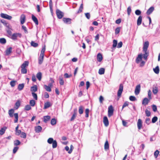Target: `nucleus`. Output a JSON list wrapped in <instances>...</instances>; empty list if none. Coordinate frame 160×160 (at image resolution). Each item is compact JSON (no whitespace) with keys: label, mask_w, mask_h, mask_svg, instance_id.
I'll return each instance as SVG.
<instances>
[{"label":"nucleus","mask_w":160,"mask_h":160,"mask_svg":"<svg viewBox=\"0 0 160 160\" xmlns=\"http://www.w3.org/2000/svg\"><path fill=\"white\" fill-rule=\"evenodd\" d=\"M48 142L49 144L52 143V146L53 148H55L57 146V143L56 140H53V138H50L48 139L47 141Z\"/></svg>","instance_id":"nucleus-1"},{"label":"nucleus","mask_w":160,"mask_h":160,"mask_svg":"<svg viewBox=\"0 0 160 160\" xmlns=\"http://www.w3.org/2000/svg\"><path fill=\"white\" fill-rule=\"evenodd\" d=\"M56 13L57 16L59 19L62 18L64 16V13L58 9L56 10Z\"/></svg>","instance_id":"nucleus-2"},{"label":"nucleus","mask_w":160,"mask_h":160,"mask_svg":"<svg viewBox=\"0 0 160 160\" xmlns=\"http://www.w3.org/2000/svg\"><path fill=\"white\" fill-rule=\"evenodd\" d=\"M123 90V85L122 84L120 85L119 89L117 93L118 96L119 98L120 97L121 94ZM119 98H118L119 99Z\"/></svg>","instance_id":"nucleus-3"},{"label":"nucleus","mask_w":160,"mask_h":160,"mask_svg":"<svg viewBox=\"0 0 160 160\" xmlns=\"http://www.w3.org/2000/svg\"><path fill=\"white\" fill-rule=\"evenodd\" d=\"M22 36L21 33H14L12 34L11 36V38L14 40H15L17 39L18 37L21 38Z\"/></svg>","instance_id":"nucleus-4"},{"label":"nucleus","mask_w":160,"mask_h":160,"mask_svg":"<svg viewBox=\"0 0 160 160\" xmlns=\"http://www.w3.org/2000/svg\"><path fill=\"white\" fill-rule=\"evenodd\" d=\"M113 109L112 105H110L108 108V116L109 117H111L113 114Z\"/></svg>","instance_id":"nucleus-5"},{"label":"nucleus","mask_w":160,"mask_h":160,"mask_svg":"<svg viewBox=\"0 0 160 160\" xmlns=\"http://www.w3.org/2000/svg\"><path fill=\"white\" fill-rule=\"evenodd\" d=\"M0 16L2 18L9 20H10L12 18V16L6 14L1 13Z\"/></svg>","instance_id":"nucleus-6"},{"label":"nucleus","mask_w":160,"mask_h":160,"mask_svg":"<svg viewBox=\"0 0 160 160\" xmlns=\"http://www.w3.org/2000/svg\"><path fill=\"white\" fill-rule=\"evenodd\" d=\"M141 85L140 84L137 85L136 87L134 93L136 95H138L140 91Z\"/></svg>","instance_id":"nucleus-7"},{"label":"nucleus","mask_w":160,"mask_h":160,"mask_svg":"<svg viewBox=\"0 0 160 160\" xmlns=\"http://www.w3.org/2000/svg\"><path fill=\"white\" fill-rule=\"evenodd\" d=\"M149 44V43L148 41H146L144 42L143 48V51L144 52H146V51H148L147 49L148 47Z\"/></svg>","instance_id":"nucleus-8"},{"label":"nucleus","mask_w":160,"mask_h":160,"mask_svg":"<svg viewBox=\"0 0 160 160\" xmlns=\"http://www.w3.org/2000/svg\"><path fill=\"white\" fill-rule=\"evenodd\" d=\"M103 122L104 125L106 127H107L109 125L108 120L107 117L106 116H105L103 118Z\"/></svg>","instance_id":"nucleus-9"},{"label":"nucleus","mask_w":160,"mask_h":160,"mask_svg":"<svg viewBox=\"0 0 160 160\" xmlns=\"http://www.w3.org/2000/svg\"><path fill=\"white\" fill-rule=\"evenodd\" d=\"M26 16L24 14L21 15L20 18V22L21 24H23L25 22Z\"/></svg>","instance_id":"nucleus-10"},{"label":"nucleus","mask_w":160,"mask_h":160,"mask_svg":"<svg viewBox=\"0 0 160 160\" xmlns=\"http://www.w3.org/2000/svg\"><path fill=\"white\" fill-rule=\"evenodd\" d=\"M137 126L139 130L140 129L142 126V122L140 119H139L138 120L137 122Z\"/></svg>","instance_id":"nucleus-11"},{"label":"nucleus","mask_w":160,"mask_h":160,"mask_svg":"<svg viewBox=\"0 0 160 160\" xmlns=\"http://www.w3.org/2000/svg\"><path fill=\"white\" fill-rule=\"evenodd\" d=\"M42 128L40 126H38L35 127V131L37 133H39L42 130Z\"/></svg>","instance_id":"nucleus-12"},{"label":"nucleus","mask_w":160,"mask_h":160,"mask_svg":"<svg viewBox=\"0 0 160 160\" xmlns=\"http://www.w3.org/2000/svg\"><path fill=\"white\" fill-rule=\"evenodd\" d=\"M150 100L147 98H145L143 99L142 102V104L144 105H146L148 104Z\"/></svg>","instance_id":"nucleus-13"},{"label":"nucleus","mask_w":160,"mask_h":160,"mask_svg":"<svg viewBox=\"0 0 160 160\" xmlns=\"http://www.w3.org/2000/svg\"><path fill=\"white\" fill-rule=\"evenodd\" d=\"M142 54L138 55V57L136 59V62L137 63H138L140 61L142 60Z\"/></svg>","instance_id":"nucleus-14"},{"label":"nucleus","mask_w":160,"mask_h":160,"mask_svg":"<svg viewBox=\"0 0 160 160\" xmlns=\"http://www.w3.org/2000/svg\"><path fill=\"white\" fill-rule=\"evenodd\" d=\"M142 17L141 16H140L138 18L137 21V24L138 26L140 25L142 22Z\"/></svg>","instance_id":"nucleus-15"},{"label":"nucleus","mask_w":160,"mask_h":160,"mask_svg":"<svg viewBox=\"0 0 160 160\" xmlns=\"http://www.w3.org/2000/svg\"><path fill=\"white\" fill-rule=\"evenodd\" d=\"M154 10V8L153 7H151L147 10L146 13L149 15L151 14Z\"/></svg>","instance_id":"nucleus-16"},{"label":"nucleus","mask_w":160,"mask_h":160,"mask_svg":"<svg viewBox=\"0 0 160 160\" xmlns=\"http://www.w3.org/2000/svg\"><path fill=\"white\" fill-rule=\"evenodd\" d=\"M32 20L35 22L36 25H38V21L37 18L33 14L32 15Z\"/></svg>","instance_id":"nucleus-17"},{"label":"nucleus","mask_w":160,"mask_h":160,"mask_svg":"<svg viewBox=\"0 0 160 160\" xmlns=\"http://www.w3.org/2000/svg\"><path fill=\"white\" fill-rule=\"evenodd\" d=\"M29 62L27 61H25L21 66V68H25L28 65Z\"/></svg>","instance_id":"nucleus-18"},{"label":"nucleus","mask_w":160,"mask_h":160,"mask_svg":"<svg viewBox=\"0 0 160 160\" xmlns=\"http://www.w3.org/2000/svg\"><path fill=\"white\" fill-rule=\"evenodd\" d=\"M63 21L64 23L67 24H70L71 22V19L69 18H63Z\"/></svg>","instance_id":"nucleus-19"},{"label":"nucleus","mask_w":160,"mask_h":160,"mask_svg":"<svg viewBox=\"0 0 160 160\" xmlns=\"http://www.w3.org/2000/svg\"><path fill=\"white\" fill-rule=\"evenodd\" d=\"M102 55L100 53H98L97 55V59L98 61L99 62H100L102 61Z\"/></svg>","instance_id":"nucleus-20"},{"label":"nucleus","mask_w":160,"mask_h":160,"mask_svg":"<svg viewBox=\"0 0 160 160\" xmlns=\"http://www.w3.org/2000/svg\"><path fill=\"white\" fill-rule=\"evenodd\" d=\"M42 77V73L41 72H39L37 74L36 77L39 81L41 80Z\"/></svg>","instance_id":"nucleus-21"},{"label":"nucleus","mask_w":160,"mask_h":160,"mask_svg":"<svg viewBox=\"0 0 160 160\" xmlns=\"http://www.w3.org/2000/svg\"><path fill=\"white\" fill-rule=\"evenodd\" d=\"M14 111L13 109H11L8 111V114L10 117L12 118L13 117V114Z\"/></svg>","instance_id":"nucleus-22"},{"label":"nucleus","mask_w":160,"mask_h":160,"mask_svg":"<svg viewBox=\"0 0 160 160\" xmlns=\"http://www.w3.org/2000/svg\"><path fill=\"white\" fill-rule=\"evenodd\" d=\"M7 128L6 127H4L1 128L0 130V134L2 135L5 133L6 130L7 129Z\"/></svg>","instance_id":"nucleus-23"},{"label":"nucleus","mask_w":160,"mask_h":160,"mask_svg":"<svg viewBox=\"0 0 160 160\" xmlns=\"http://www.w3.org/2000/svg\"><path fill=\"white\" fill-rule=\"evenodd\" d=\"M51 105L49 102H48L45 103L44 105V108L46 109L50 107Z\"/></svg>","instance_id":"nucleus-24"},{"label":"nucleus","mask_w":160,"mask_h":160,"mask_svg":"<svg viewBox=\"0 0 160 160\" xmlns=\"http://www.w3.org/2000/svg\"><path fill=\"white\" fill-rule=\"evenodd\" d=\"M24 86V83H22L19 84L18 86V89L19 91H21L23 89Z\"/></svg>","instance_id":"nucleus-25"},{"label":"nucleus","mask_w":160,"mask_h":160,"mask_svg":"<svg viewBox=\"0 0 160 160\" xmlns=\"http://www.w3.org/2000/svg\"><path fill=\"white\" fill-rule=\"evenodd\" d=\"M152 91L154 94H156L158 92V88L157 86H155L152 88Z\"/></svg>","instance_id":"nucleus-26"},{"label":"nucleus","mask_w":160,"mask_h":160,"mask_svg":"<svg viewBox=\"0 0 160 160\" xmlns=\"http://www.w3.org/2000/svg\"><path fill=\"white\" fill-rule=\"evenodd\" d=\"M59 83L61 85H63L64 84V81L63 78L62 76H60L59 78Z\"/></svg>","instance_id":"nucleus-27"},{"label":"nucleus","mask_w":160,"mask_h":160,"mask_svg":"<svg viewBox=\"0 0 160 160\" xmlns=\"http://www.w3.org/2000/svg\"><path fill=\"white\" fill-rule=\"evenodd\" d=\"M84 108L82 106H80L79 108L78 112L80 114L83 113Z\"/></svg>","instance_id":"nucleus-28"},{"label":"nucleus","mask_w":160,"mask_h":160,"mask_svg":"<svg viewBox=\"0 0 160 160\" xmlns=\"http://www.w3.org/2000/svg\"><path fill=\"white\" fill-rule=\"evenodd\" d=\"M43 121L45 122H47L50 119V117L49 116H47L44 117Z\"/></svg>","instance_id":"nucleus-29"},{"label":"nucleus","mask_w":160,"mask_h":160,"mask_svg":"<svg viewBox=\"0 0 160 160\" xmlns=\"http://www.w3.org/2000/svg\"><path fill=\"white\" fill-rule=\"evenodd\" d=\"M14 116L15 119L14 120L15 123H17L18 120V113H15L14 114Z\"/></svg>","instance_id":"nucleus-30"},{"label":"nucleus","mask_w":160,"mask_h":160,"mask_svg":"<svg viewBox=\"0 0 160 160\" xmlns=\"http://www.w3.org/2000/svg\"><path fill=\"white\" fill-rule=\"evenodd\" d=\"M12 48L11 47H10L8 48L6 50V55H8L11 53L12 52Z\"/></svg>","instance_id":"nucleus-31"},{"label":"nucleus","mask_w":160,"mask_h":160,"mask_svg":"<svg viewBox=\"0 0 160 160\" xmlns=\"http://www.w3.org/2000/svg\"><path fill=\"white\" fill-rule=\"evenodd\" d=\"M105 72V69L104 68H100L98 71V73L100 75H102L104 74Z\"/></svg>","instance_id":"nucleus-32"},{"label":"nucleus","mask_w":160,"mask_h":160,"mask_svg":"<svg viewBox=\"0 0 160 160\" xmlns=\"http://www.w3.org/2000/svg\"><path fill=\"white\" fill-rule=\"evenodd\" d=\"M145 53L143 55V58L144 59L147 60V57L149 55V52L148 51H146V52H144Z\"/></svg>","instance_id":"nucleus-33"},{"label":"nucleus","mask_w":160,"mask_h":160,"mask_svg":"<svg viewBox=\"0 0 160 160\" xmlns=\"http://www.w3.org/2000/svg\"><path fill=\"white\" fill-rule=\"evenodd\" d=\"M153 70L156 74H158L159 73V69L158 66H157L155 68H153Z\"/></svg>","instance_id":"nucleus-34"},{"label":"nucleus","mask_w":160,"mask_h":160,"mask_svg":"<svg viewBox=\"0 0 160 160\" xmlns=\"http://www.w3.org/2000/svg\"><path fill=\"white\" fill-rule=\"evenodd\" d=\"M31 91L32 92H35L37 91V88L36 86L32 87L31 88Z\"/></svg>","instance_id":"nucleus-35"},{"label":"nucleus","mask_w":160,"mask_h":160,"mask_svg":"<svg viewBox=\"0 0 160 160\" xmlns=\"http://www.w3.org/2000/svg\"><path fill=\"white\" fill-rule=\"evenodd\" d=\"M31 45L32 46L34 47H36L38 45V44L37 43L35 42H34L32 41L31 42Z\"/></svg>","instance_id":"nucleus-36"},{"label":"nucleus","mask_w":160,"mask_h":160,"mask_svg":"<svg viewBox=\"0 0 160 160\" xmlns=\"http://www.w3.org/2000/svg\"><path fill=\"white\" fill-rule=\"evenodd\" d=\"M44 87L46 91L48 92H50L51 91V89L49 86H47L46 85H44Z\"/></svg>","instance_id":"nucleus-37"},{"label":"nucleus","mask_w":160,"mask_h":160,"mask_svg":"<svg viewBox=\"0 0 160 160\" xmlns=\"http://www.w3.org/2000/svg\"><path fill=\"white\" fill-rule=\"evenodd\" d=\"M51 124L52 125H55L56 124V119L54 118L52 119L51 121Z\"/></svg>","instance_id":"nucleus-38"},{"label":"nucleus","mask_w":160,"mask_h":160,"mask_svg":"<svg viewBox=\"0 0 160 160\" xmlns=\"http://www.w3.org/2000/svg\"><path fill=\"white\" fill-rule=\"evenodd\" d=\"M77 115V113L75 112H74L72 116L71 119L70 121H72L74 120L76 116Z\"/></svg>","instance_id":"nucleus-39"},{"label":"nucleus","mask_w":160,"mask_h":160,"mask_svg":"<svg viewBox=\"0 0 160 160\" xmlns=\"http://www.w3.org/2000/svg\"><path fill=\"white\" fill-rule=\"evenodd\" d=\"M6 40L4 38H0V43L4 44L6 43Z\"/></svg>","instance_id":"nucleus-40"},{"label":"nucleus","mask_w":160,"mask_h":160,"mask_svg":"<svg viewBox=\"0 0 160 160\" xmlns=\"http://www.w3.org/2000/svg\"><path fill=\"white\" fill-rule=\"evenodd\" d=\"M43 58L39 57L38 58V63L41 64L42 63L43 60Z\"/></svg>","instance_id":"nucleus-41"},{"label":"nucleus","mask_w":160,"mask_h":160,"mask_svg":"<svg viewBox=\"0 0 160 160\" xmlns=\"http://www.w3.org/2000/svg\"><path fill=\"white\" fill-rule=\"evenodd\" d=\"M145 112L146 115L147 116L149 117L150 116L151 112L149 111L148 110L146 109L145 110Z\"/></svg>","instance_id":"nucleus-42"},{"label":"nucleus","mask_w":160,"mask_h":160,"mask_svg":"<svg viewBox=\"0 0 160 160\" xmlns=\"http://www.w3.org/2000/svg\"><path fill=\"white\" fill-rule=\"evenodd\" d=\"M20 137L23 138H25L26 137V134L24 132H22L21 133Z\"/></svg>","instance_id":"nucleus-43"},{"label":"nucleus","mask_w":160,"mask_h":160,"mask_svg":"<svg viewBox=\"0 0 160 160\" xmlns=\"http://www.w3.org/2000/svg\"><path fill=\"white\" fill-rule=\"evenodd\" d=\"M109 148V144L107 141H106L104 145V148L105 149H107Z\"/></svg>","instance_id":"nucleus-44"},{"label":"nucleus","mask_w":160,"mask_h":160,"mask_svg":"<svg viewBox=\"0 0 160 160\" xmlns=\"http://www.w3.org/2000/svg\"><path fill=\"white\" fill-rule=\"evenodd\" d=\"M30 104L31 106L33 107L35 104V101L33 100H31L30 101Z\"/></svg>","instance_id":"nucleus-45"},{"label":"nucleus","mask_w":160,"mask_h":160,"mask_svg":"<svg viewBox=\"0 0 160 160\" xmlns=\"http://www.w3.org/2000/svg\"><path fill=\"white\" fill-rule=\"evenodd\" d=\"M129 99L131 101H135L137 100V99L135 97L131 96L129 97Z\"/></svg>","instance_id":"nucleus-46"},{"label":"nucleus","mask_w":160,"mask_h":160,"mask_svg":"<svg viewBox=\"0 0 160 160\" xmlns=\"http://www.w3.org/2000/svg\"><path fill=\"white\" fill-rule=\"evenodd\" d=\"M159 152L158 150H157L154 152V155L155 158H157Z\"/></svg>","instance_id":"nucleus-47"},{"label":"nucleus","mask_w":160,"mask_h":160,"mask_svg":"<svg viewBox=\"0 0 160 160\" xmlns=\"http://www.w3.org/2000/svg\"><path fill=\"white\" fill-rule=\"evenodd\" d=\"M117 44V41L116 40H114L113 41L112 47L113 48H115L116 47Z\"/></svg>","instance_id":"nucleus-48"},{"label":"nucleus","mask_w":160,"mask_h":160,"mask_svg":"<svg viewBox=\"0 0 160 160\" xmlns=\"http://www.w3.org/2000/svg\"><path fill=\"white\" fill-rule=\"evenodd\" d=\"M157 120L158 118L156 116H155L152 118V123H154L157 121Z\"/></svg>","instance_id":"nucleus-49"},{"label":"nucleus","mask_w":160,"mask_h":160,"mask_svg":"<svg viewBox=\"0 0 160 160\" xmlns=\"http://www.w3.org/2000/svg\"><path fill=\"white\" fill-rule=\"evenodd\" d=\"M14 144L15 146L18 145L20 144V142L18 140H16L14 141Z\"/></svg>","instance_id":"nucleus-50"},{"label":"nucleus","mask_w":160,"mask_h":160,"mask_svg":"<svg viewBox=\"0 0 160 160\" xmlns=\"http://www.w3.org/2000/svg\"><path fill=\"white\" fill-rule=\"evenodd\" d=\"M21 72L22 73L26 74L27 72V70L26 68H21Z\"/></svg>","instance_id":"nucleus-51"},{"label":"nucleus","mask_w":160,"mask_h":160,"mask_svg":"<svg viewBox=\"0 0 160 160\" xmlns=\"http://www.w3.org/2000/svg\"><path fill=\"white\" fill-rule=\"evenodd\" d=\"M32 95L33 98L36 100H37L38 99L37 95V94L34 92H32Z\"/></svg>","instance_id":"nucleus-52"},{"label":"nucleus","mask_w":160,"mask_h":160,"mask_svg":"<svg viewBox=\"0 0 160 160\" xmlns=\"http://www.w3.org/2000/svg\"><path fill=\"white\" fill-rule=\"evenodd\" d=\"M89 112V109L88 108H87L85 110V117L86 118H88V114Z\"/></svg>","instance_id":"nucleus-53"},{"label":"nucleus","mask_w":160,"mask_h":160,"mask_svg":"<svg viewBox=\"0 0 160 160\" xmlns=\"http://www.w3.org/2000/svg\"><path fill=\"white\" fill-rule=\"evenodd\" d=\"M151 95H152L151 92L150 91V90H149L148 91V98L149 100H150L152 98Z\"/></svg>","instance_id":"nucleus-54"},{"label":"nucleus","mask_w":160,"mask_h":160,"mask_svg":"<svg viewBox=\"0 0 160 160\" xmlns=\"http://www.w3.org/2000/svg\"><path fill=\"white\" fill-rule=\"evenodd\" d=\"M31 109V107L30 105H27L25 106V109L26 111L29 110Z\"/></svg>","instance_id":"nucleus-55"},{"label":"nucleus","mask_w":160,"mask_h":160,"mask_svg":"<svg viewBox=\"0 0 160 160\" xmlns=\"http://www.w3.org/2000/svg\"><path fill=\"white\" fill-rule=\"evenodd\" d=\"M16 82V81H11L10 82V85H11L12 87H14L15 85V82Z\"/></svg>","instance_id":"nucleus-56"},{"label":"nucleus","mask_w":160,"mask_h":160,"mask_svg":"<svg viewBox=\"0 0 160 160\" xmlns=\"http://www.w3.org/2000/svg\"><path fill=\"white\" fill-rule=\"evenodd\" d=\"M135 13L137 15H139L141 14V12L139 10H137L135 11Z\"/></svg>","instance_id":"nucleus-57"},{"label":"nucleus","mask_w":160,"mask_h":160,"mask_svg":"<svg viewBox=\"0 0 160 160\" xmlns=\"http://www.w3.org/2000/svg\"><path fill=\"white\" fill-rule=\"evenodd\" d=\"M120 28L118 27L115 30V34H117L119 33L120 31Z\"/></svg>","instance_id":"nucleus-58"},{"label":"nucleus","mask_w":160,"mask_h":160,"mask_svg":"<svg viewBox=\"0 0 160 160\" xmlns=\"http://www.w3.org/2000/svg\"><path fill=\"white\" fill-rule=\"evenodd\" d=\"M82 9H83V4H82L80 7L79 10L78 11V13H79L81 12L82 11Z\"/></svg>","instance_id":"nucleus-59"},{"label":"nucleus","mask_w":160,"mask_h":160,"mask_svg":"<svg viewBox=\"0 0 160 160\" xmlns=\"http://www.w3.org/2000/svg\"><path fill=\"white\" fill-rule=\"evenodd\" d=\"M145 122L147 124H149L151 122L150 119L149 118H147L145 120Z\"/></svg>","instance_id":"nucleus-60"},{"label":"nucleus","mask_w":160,"mask_h":160,"mask_svg":"<svg viewBox=\"0 0 160 160\" xmlns=\"http://www.w3.org/2000/svg\"><path fill=\"white\" fill-rule=\"evenodd\" d=\"M20 105V103L19 101H17L15 104V106L16 107V109H18Z\"/></svg>","instance_id":"nucleus-61"},{"label":"nucleus","mask_w":160,"mask_h":160,"mask_svg":"<svg viewBox=\"0 0 160 160\" xmlns=\"http://www.w3.org/2000/svg\"><path fill=\"white\" fill-rule=\"evenodd\" d=\"M131 11V9L130 7H129L127 9V13L128 15H129Z\"/></svg>","instance_id":"nucleus-62"},{"label":"nucleus","mask_w":160,"mask_h":160,"mask_svg":"<svg viewBox=\"0 0 160 160\" xmlns=\"http://www.w3.org/2000/svg\"><path fill=\"white\" fill-rule=\"evenodd\" d=\"M72 76L71 75H68L67 73H65L64 75V76L66 78H70Z\"/></svg>","instance_id":"nucleus-63"},{"label":"nucleus","mask_w":160,"mask_h":160,"mask_svg":"<svg viewBox=\"0 0 160 160\" xmlns=\"http://www.w3.org/2000/svg\"><path fill=\"white\" fill-rule=\"evenodd\" d=\"M152 108L154 112H155L157 111V107L156 105H152Z\"/></svg>","instance_id":"nucleus-64"}]
</instances>
